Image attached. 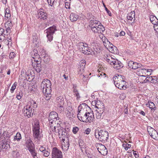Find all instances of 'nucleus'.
Masks as SVG:
<instances>
[{
  "label": "nucleus",
  "mask_w": 158,
  "mask_h": 158,
  "mask_svg": "<svg viewBox=\"0 0 158 158\" xmlns=\"http://www.w3.org/2000/svg\"><path fill=\"white\" fill-rule=\"evenodd\" d=\"M110 45H109L108 50H109V51L110 52H111V51H113L114 49V47H115V46H114L111 43H110Z\"/></svg>",
  "instance_id": "bf43d9fd"
},
{
  "label": "nucleus",
  "mask_w": 158,
  "mask_h": 158,
  "mask_svg": "<svg viewBox=\"0 0 158 158\" xmlns=\"http://www.w3.org/2000/svg\"><path fill=\"white\" fill-rule=\"evenodd\" d=\"M36 64V66L35 68V70L37 73L40 72L41 70V63H37V64Z\"/></svg>",
  "instance_id": "c9c22d12"
},
{
  "label": "nucleus",
  "mask_w": 158,
  "mask_h": 158,
  "mask_svg": "<svg viewBox=\"0 0 158 158\" xmlns=\"http://www.w3.org/2000/svg\"><path fill=\"white\" fill-rule=\"evenodd\" d=\"M87 51L88 53H87V55L91 54L92 55H94L96 54L95 53V52L93 51L89 47Z\"/></svg>",
  "instance_id": "37998d69"
},
{
  "label": "nucleus",
  "mask_w": 158,
  "mask_h": 158,
  "mask_svg": "<svg viewBox=\"0 0 158 158\" xmlns=\"http://www.w3.org/2000/svg\"><path fill=\"white\" fill-rule=\"evenodd\" d=\"M42 154L45 157H48L50 155V152L48 151V149H45L42 152Z\"/></svg>",
  "instance_id": "ea45409f"
},
{
  "label": "nucleus",
  "mask_w": 158,
  "mask_h": 158,
  "mask_svg": "<svg viewBox=\"0 0 158 158\" xmlns=\"http://www.w3.org/2000/svg\"><path fill=\"white\" fill-rule=\"evenodd\" d=\"M106 74L102 72L101 73L98 74L97 76L98 77H101V78H104L106 77Z\"/></svg>",
  "instance_id": "4d7b16f0"
},
{
  "label": "nucleus",
  "mask_w": 158,
  "mask_h": 158,
  "mask_svg": "<svg viewBox=\"0 0 158 158\" xmlns=\"http://www.w3.org/2000/svg\"><path fill=\"white\" fill-rule=\"evenodd\" d=\"M123 146L125 150H127L128 148H130L131 147V144H129L128 143L127 144H123Z\"/></svg>",
  "instance_id": "49530a36"
},
{
  "label": "nucleus",
  "mask_w": 158,
  "mask_h": 158,
  "mask_svg": "<svg viewBox=\"0 0 158 158\" xmlns=\"http://www.w3.org/2000/svg\"><path fill=\"white\" fill-rule=\"evenodd\" d=\"M102 39L104 45L105 44H106V43L108 44V43H109V44H110V42L108 40V39L104 36V37L102 36Z\"/></svg>",
  "instance_id": "de8ad7c7"
},
{
  "label": "nucleus",
  "mask_w": 158,
  "mask_h": 158,
  "mask_svg": "<svg viewBox=\"0 0 158 158\" xmlns=\"http://www.w3.org/2000/svg\"><path fill=\"white\" fill-rule=\"evenodd\" d=\"M92 104L95 106V108L98 109L97 110H104L105 107L104 104L99 100H95L93 101L92 102Z\"/></svg>",
  "instance_id": "f8f14e48"
},
{
  "label": "nucleus",
  "mask_w": 158,
  "mask_h": 158,
  "mask_svg": "<svg viewBox=\"0 0 158 158\" xmlns=\"http://www.w3.org/2000/svg\"><path fill=\"white\" fill-rule=\"evenodd\" d=\"M26 146L33 157L34 158L37 157V153L35 150V145L30 139H28L26 141Z\"/></svg>",
  "instance_id": "20e7f679"
},
{
  "label": "nucleus",
  "mask_w": 158,
  "mask_h": 158,
  "mask_svg": "<svg viewBox=\"0 0 158 158\" xmlns=\"http://www.w3.org/2000/svg\"><path fill=\"white\" fill-rule=\"evenodd\" d=\"M154 28L156 32L158 33V24L157 23L155 25H154Z\"/></svg>",
  "instance_id": "774afa93"
},
{
  "label": "nucleus",
  "mask_w": 158,
  "mask_h": 158,
  "mask_svg": "<svg viewBox=\"0 0 158 158\" xmlns=\"http://www.w3.org/2000/svg\"><path fill=\"white\" fill-rule=\"evenodd\" d=\"M10 140L5 139L0 142V148L2 149H6L10 148Z\"/></svg>",
  "instance_id": "ddd939ff"
},
{
  "label": "nucleus",
  "mask_w": 158,
  "mask_h": 158,
  "mask_svg": "<svg viewBox=\"0 0 158 158\" xmlns=\"http://www.w3.org/2000/svg\"><path fill=\"white\" fill-rule=\"evenodd\" d=\"M27 105L30 106L31 109H34L36 108L37 107V104L36 102L33 100L31 102H29Z\"/></svg>",
  "instance_id": "7c9ffc66"
},
{
  "label": "nucleus",
  "mask_w": 158,
  "mask_h": 158,
  "mask_svg": "<svg viewBox=\"0 0 158 158\" xmlns=\"http://www.w3.org/2000/svg\"><path fill=\"white\" fill-rule=\"evenodd\" d=\"M40 128L39 123L38 121H36L34 123L33 129Z\"/></svg>",
  "instance_id": "c03bdc74"
},
{
  "label": "nucleus",
  "mask_w": 158,
  "mask_h": 158,
  "mask_svg": "<svg viewBox=\"0 0 158 158\" xmlns=\"http://www.w3.org/2000/svg\"><path fill=\"white\" fill-rule=\"evenodd\" d=\"M57 106H65V102L64 99L61 96H60L56 98V99Z\"/></svg>",
  "instance_id": "6ab92c4d"
},
{
  "label": "nucleus",
  "mask_w": 158,
  "mask_h": 158,
  "mask_svg": "<svg viewBox=\"0 0 158 158\" xmlns=\"http://www.w3.org/2000/svg\"><path fill=\"white\" fill-rule=\"evenodd\" d=\"M66 141V143L64 144V149L65 150H66V151H67L69 148V144L68 140Z\"/></svg>",
  "instance_id": "603ef678"
},
{
  "label": "nucleus",
  "mask_w": 158,
  "mask_h": 158,
  "mask_svg": "<svg viewBox=\"0 0 158 158\" xmlns=\"http://www.w3.org/2000/svg\"><path fill=\"white\" fill-rule=\"evenodd\" d=\"M37 17L38 19L45 20L47 18V14L42 9H40L38 11Z\"/></svg>",
  "instance_id": "dca6fc26"
},
{
  "label": "nucleus",
  "mask_w": 158,
  "mask_h": 158,
  "mask_svg": "<svg viewBox=\"0 0 158 158\" xmlns=\"http://www.w3.org/2000/svg\"><path fill=\"white\" fill-rule=\"evenodd\" d=\"M52 158H62V152L56 147L52 148Z\"/></svg>",
  "instance_id": "6e6552de"
},
{
  "label": "nucleus",
  "mask_w": 158,
  "mask_h": 158,
  "mask_svg": "<svg viewBox=\"0 0 158 158\" xmlns=\"http://www.w3.org/2000/svg\"><path fill=\"white\" fill-rule=\"evenodd\" d=\"M150 19L151 22L154 25H155L156 24L158 23V19L156 17L153 15H151L150 16Z\"/></svg>",
  "instance_id": "2f4dec72"
},
{
  "label": "nucleus",
  "mask_w": 158,
  "mask_h": 158,
  "mask_svg": "<svg viewBox=\"0 0 158 158\" xmlns=\"http://www.w3.org/2000/svg\"><path fill=\"white\" fill-rule=\"evenodd\" d=\"M71 0H66L65 2V7L66 9L70 8Z\"/></svg>",
  "instance_id": "79ce46f5"
},
{
  "label": "nucleus",
  "mask_w": 158,
  "mask_h": 158,
  "mask_svg": "<svg viewBox=\"0 0 158 158\" xmlns=\"http://www.w3.org/2000/svg\"><path fill=\"white\" fill-rule=\"evenodd\" d=\"M111 64H112L111 65H113L114 68L117 69H121L123 66V64L120 61L114 58L111 62Z\"/></svg>",
  "instance_id": "4468645a"
},
{
  "label": "nucleus",
  "mask_w": 158,
  "mask_h": 158,
  "mask_svg": "<svg viewBox=\"0 0 158 158\" xmlns=\"http://www.w3.org/2000/svg\"><path fill=\"white\" fill-rule=\"evenodd\" d=\"M124 76L117 74L113 77V79L115 84V83L119 82H121V83L125 82L124 80Z\"/></svg>",
  "instance_id": "f3484780"
},
{
  "label": "nucleus",
  "mask_w": 158,
  "mask_h": 158,
  "mask_svg": "<svg viewBox=\"0 0 158 158\" xmlns=\"http://www.w3.org/2000/svg\"><path fill=\"white\" fill-rule=\"evenodd\" d=\"M31 55L32 58H38L40 57V55L38 53V52L36 50L34 49L33 52H31Z\"/></svg>",
  "instance_id": "f704fd0d"
},
{
  "label": "nucleus",
  "mask_w": 158,
  "mask_h": 158,
  "mask_svg": "<svg viewBox=\"0 0 158 158\" xmlns=\"http://www.w3.org/2000/svg\"><path fill=\"white\" fill-rule=\"evenodd\" d=\"M59 120L60 118L56 112L53 111L50 112L49 114L48 121L50 123V127L52 131H56V124L58 120Z\"/></svg>",
  "instance_id": "f03ea898"
},
{
  "label": "nucleus",
  "mask_w": 158,
  "mask_h": 158,
  "mask_svg": "<svg viewBox=\"0 0 158 158\" xmlns=\"http://www.w3.org/2000/svg\"><path fill=\"white\" fill-rule=\"evenodd\" d=\"M97 113L96 114V117L98 119L101 118L102 116L104 110H96Z\"/></svg>",
  "instance_id": "c85d7f7f"
},
{
  "label": "nucleus",
  "mask_w": 158,
  "mask_h": 158,
  "mask_svg": "<svg viewBox=\"0 0 158 158\" xmlns=\"http://www.w3.org/2000/svg\"><path fill=\"white\" fill-rule=\"evenodd\" d=\"M10 16L11 15L10 13H5V19L7 20L8 19L9 20V18L10 17Z\"/></svg>",
  "instance_id": "5fc2aeb1"
},
{
  "label": "nucleus",
  "mask_w": 158,
  "mask_h": 158,
  "mask_svg": "<svg viewBox=\"0 0 158 158\" xmlns=\"http://www.w3.org/2000/svg\"><path fill=\"white\" fill-rule=\"evenodd\" d=\"M96 146L99 152L102 155L105 156L107 154V150L104 145L101 143H97Z\"/></svg>",
  "instance_id": "1a4fd4ad"
},
{
  "label": "nucleus",
  "mask_w": 158,
  "mask_h": 158,
  "mask_svg": "<svg viewBox=\"0 0 158 158\" xmlns=\"http://www.w3.org/2000/svg\"><path fill=\"white\" fill-rule=\"evenodd\" d=\"M69 131V129L68 128L64 129L60 127L59 128H58L57 130H56L55 132L59 134V138L61 139V141L65 143L64 141L68 140Z\"/></svg>",
  "instance_id": "7ed1b4c3"
},
{
  "label": "nucleus",
  "mask_w": 158,
  "mask_h": 158,
  "mask_svg": "<svg viewBox=\"0 0 158 158\" xmlns=\"http://www.w3.org/2000/svg\"><path fill=\"white\" fill-rule=\"evenodd\" d=\"M11 154L15 158H16L19 156V153L17 150L12 151Z\"/></svg>",
  "instance_id": "e433bc0d"
},
{
  "label": "nucleus",
  "mask_w": 158,
  "mask_h": 158,
  "mask_svg": "<svg viewBox=\"0 0 158 158\" xmlns=\"http://www.w3.org/2000/svg\"><path fill=\"white\" fill-rule=\"evenodd\" d=\"M59 108V110L60 111H62L64 110V106H57Z\"/></svg>",
  "instance_id": "680f3d73"
},
{
  "label": "nucleus",
  "mask_w": 158,
  "mask_h": 158,
  "mask_svg": "<svg viewBox=\"0 0 158 158\" xmlns=\"http://www.w3.org/2000/svg\"><path fill=\"white\" fill-rule=\"evenodd\" d=\"M125 82L121 83V82H118L115 83V85L117 88L120 89H125L126 87L124 86Z\"/></svg>",
  "instance_id": "b1692460"
},
{
  "label": "nucleus",
  "mask_w": 158,
  "mask_h": 158,
  "mask_svg": "<svg viewBox=\"0 0 158 158\" xmlns=\"http://www.w3.org/2000/svg\"><path fill=\"white\" fill-rule=\"evenodd\" d=\"M78 144H79L80 148L81 149L82 151H83V150H82V148H83L85 146H84L85 144H84L83 141L82 140H79V141H78Z\"/></svg>",
  "instance_id": "a19ab883"
},
{
  "label": "nucleus",
  "mask_w": 158,
  "mask_h": 158,
  "mask_svg": "<svg viewBox=\"0 0 158 158\" xmlns=\"http://www.w3.org/2000/svg\"><path fill=\"white\" fill-rule=\"evenodd\" d=\"M33 44L35 46H37L39 44V41L38 36L35 34L32 36V39Z\"/></svg>",
  "instance_id": "393cba45"
},
{
  "label": "nucleus",
  "mask_w": 158,
  "mask_h": 158,
  "mask_svg": "<svg viewBox=\"0 0 158 158\" xmlns=\"http://www.w3.org/2000/svg\"><path fill=\"white\" fill-rule=\"evenodd\" d=\"M137 62H134L133 61L130 60L128 63V66L130 68L134 69H138L137 65Z\"/></svg>",
  "instance_id": "bb28decb"
},
{
  "label": "nucleus",
  "mask_w": 158,
  "mask_h": 158,
  "mask_svg": "<svg viewBox=\"0 0 158 158\" xmlns=\"http://www.w3.org/2000/svg\"><path fill=\"white\" fill-rule=\"evenodd\" d=\"M86 154L87 155V156L88 158H94L93 156L90 153L86 152Z\"/></svg>",
  "instance_id": "338daca9"
},
{
  "label": "nucleus",
  "mask_w": 158,
  "mask_h": 158,
  "mask_svg": "<svg viewBox=\"0 0 158 158\" xmlns=\"http://www.w3.org/2000/svg\"><path fill=\"white\" fill-rule=\"evenodd\" d=\"M103 6H104V7L105 8L106 10V11L107 13L108 14V15H109V16H111V12H110V11L109 10L107 9V8L106 7V5H105V4L104 3H103Z\"/></svg>",
  "instance_id": "052dcab7"
},
{
  "label": "nucleus",
  "mask_w": 158,
  "mask_h": 158,
  "mask_svg": "<svg viewBox=\"0 0 158 158\" xmlns=\"http://www.w3.org/2000/svg\"><path fill=\"white\" fill-rule=\"evenodd\" d=\"M56 0H47L48 4L52 6L55 3Z\"/></svg>",
  "instance_id": "6e6d98bb"
},
{
  "label": "nucleus",
  "mask_w": 158,
  "mask_h": 158,
  "mask_svg": "<svg viewBox=\"0 0 158 158\" xmlns=\"http://www.w3.org/2000/svg\"><path fill=\"white\" fill-rule=\"evenodd\" d=\"M22 137L20 133L18 132L17 133L16 135L14 136V140H17L18 141H19L21 139Z\"/></svg>",
  "instance_id": "4c0bfd02"
},
{
  "label": "nucleus",
  "mask_w": 158,
  "mask_h": 158,
  "mask_svg": "<svg viewBox=\"0 0 158 158\" xmlns=\"http://www.w3.org/2000/svg\"><path fill=\"white\" fill-rule=\"evenodd\" d=\"M90 131V129L89 128H88L84 131V132L85 134L88 135L89 134Z\"/></svg>",
  "instance_id": "69168bd1"
},
{
  "label": "nucleus",
  "mask_w": 158,
  "mask_h": 158,
  "mask_svg": "<svg viewBox=\"0 0 158 158\" xmlns=\"http://www.w3.org/2000/svg\"><path fill=\"white\" fill-rule=\"evenodd\" d=\"M94 118L93 113H89L88 112L87 116L86 117V121L85 123H90L93 122Z\"/></svg>",
  "instance_id": "4be33fe9"
},
{
  "label": "nucleus",
  "mask_w": 158,
  "mask_h": 158,
  "mask_svg": "<svg viewBox=\"0 0 158 158\" xmlns=\"http://www.w3.org/2000/svg\"><path fill=\"white\" fill-rule=\"evenodd\" d=\"M127 18L128 20H130L131 22H132L133 21H134L135 19V18L134 19H133V18H134L132 17V16L128 15Z\"/></svg>",
  "instance_id": "0e129e2a"
},
{
  "label": "nucleus",
  "mask_w": 158,
  "mask_h": 158,
  "mask_svg": "<svg viewBox=\"0 0 158 158\" xmlns=\"http://www.w3.org/2000/svg\"><path fill=\"white\" fill-rule=\"evenodd\" d=\"M66 113L67 116L69 117H71L73 115V112L72 110H68Z\"/></svg>",
  "instance_id": "3c124183"
},
{
  "label": "nucleus",
  "mask_w": 158,
  "mask_h": 158,
  "mask_svg": "<svg viewBox=\"0 0 158 158\" xmlns=\"http://www.w3.org/2000/svg\"><path fill=\"white\" fill-rule=\"evenodd\" d=\"M95 135L96 138L98 137L99 141L102 142L107 141L108 139L109 134L107 131L104 130H101L97 132L95 131Z\"/></svg>",
  "instance_id": "39448f33"
},
{
  "label": "nucleus",
  "mask_w": 158,
  "mask_h": 158,
  "mask_svg": "<svg viewBox=\"0 0 158 158\" xmlns=\"http://www.w3.org/2000/svg\"><path fill=\"white\" fill-rule=\"evenodd\" d=\"M33 137L35 139L40 140L42 136L40 133V128H37L36 129H33Z\"/></svg>",
  "instance_id": "a211bd4d"
},
{
  "label": "nucleus",
  "mask_w": 158,
  "mask_h": 158,
  "mask_svg": "<svg viewBox=\"0 0 158 158\" xmlns=\"http://www.w3.org/2000/svg\"><path fill=\"white\" fill-rule=\"evenodd\" d=\"M114 49L113 51H111V52L114 54H117L118 52V50L116 47H113Z\"/></svg>",
  "instance_id": "13d9d810"
},
{
  "label": "nucleus",
  "mask_w": 158,
  "mask_h": 158,
  "mask_svg": "<svg viewBox=\"0 0 158 158\" xmlns=\"http://www.w3.org/2000/svg\"><path fill=\"white\" fill-rule=\"evenodd\" d=\"M104 58L108 62L109 64L111 65L112 64L111 62H112V61L114 58H113L111 57L110 55L105 54L104 56Z\"/></svg>",
  "instance_id": "cd10ccee"
},
{
  "label": "nucleus",
  "mask_w": 158,
  "mask_h": 158,
  "mask_svg": "<svg viewBox=\"0 0 158 158\" xmlns=\"http://www.w3.org/2000/svg\"><path fill=\"white\" fill-rule=\"evenodd\" d=\"M84 66L83 65H82V66L80 65V67H79L78 69V74L79 75V76H80V77L81 76H83V81H85V76L84 75H82V73L84 72Z\"/></svg>",
  "instance_id": "a878e982"
},
{
  "label": "nucleus",
  "mask_w": 158,
  "mask_h": 158,
  "mask_svg": "<svg viewBox=\"0 0 158 158\" xmlns=\"http://www.w3.org/2000/svg\"><path fill=\"white\" fill-rule=\"evenodd\" d=\"M17 85V83L15 82L12 86L10 89V91L11 93L14 92V91L16 88V86Z\"/></svg>",
  "instance_id": "a18cd8bd"
},
{
  "label": "nucleus",
  "mask_w": 158,
  "mask_h": 158,
  "mask_svg": "<svg viewBox=\"0 0 158 158\" xmlns=\"http://www.w3.org/2000/svg\"><path fill=\"white\" fill-rule=\"evenodd\" d=\"M89 27L91 29L94 33H98L102 34L105 30L104 27L103 26H99V27H98V28L95 27Z\"/></svg>",
  "instance_id": "2eb2a0df"
},
{
  "label": "nucleus",
  "mask_w": 158,
  "mask_h": 158,
  "mask_svg": "<svg viewBox=\"0 0 158 158\" xmlns=\"http://www.w3.org/2000/svg\"><path fill=\"white\" fill-rule=\"evenodd\" d=\"M85 44L86 43L80 42L78 43L77 44V46L78 49L81 52L84 49V47H85Z\"/></svg>",
  "instance_id": "473e14b6"
},
{
  "label": "nucleus",
  "mask_w": 158,
  "mask_h": 158,
  "mask_svg": "<svg viewBox=\"0 0 158 158\" xmlns=\"http://www.w3.org/2000/svg\"><path fill=\"white\" fill-rule=\"evenodd\" d=\"M77 117L81 121L85 122L86 121V117L87 116L88 112L82 111L81 110L78 111Z\"/></svg>",
  "instance_id": "9d476101"
},
{
  "label": "nucleus",
  "mask_w": 158,
  "mask_h": 158,
  "mask_svg": "<svg viewBox=\"0 0 158 158\" xmlns=\"http://www.w3.org/2000/svg\"><path fill=\"white\" fill-rule=\"evenodd\" d=\"M6 28L5 31L6 32V34H8L9 33V31H10V27H9L8 26L5 27Z\"/></svg>",
  "instance_id": "e2e57ef3"
},
{
  "label": "nucleus",
  "mask_w": 158,
  "mask_h": 158,
  "mask_svg": "<svg viewBox=\"0 0 158 158\" xmlns=\"http://www.w3.org/2000/svg\"><path fill=\"white\" fill-rule=\"evenodd\" d=\"M103 26L101 22L96 20H91L90 21L89 26L95 27H99V26Z\"/></svg>",
  "instance_id": "aec40b11"
},
{
  "label": "nucleus",
  "mask_w": 158,
  "mask_h": 158,
  "mask_svg": "<svg viewBox=\"0 0 158 158\" xmlns=\"http://www.w3.org/2000/svg\"><path fill=\"white\" fill-rule=\"evenodd\" d=\"M147 107H148L152 111L154 112L156 109V107L154 103L151 101H149L146 104Z\"/></svg>",
  "instance_id": "412c9836"
},
{
  "label": "nucleus",
  "mask_w": 158,
  "mask_h": 158,
  "mask_svg": "<svg viewBox=\"0 0 158 158\" xmlns=\"http://www.w3.org/2000/svg\"><path fill=\"white\" fill-rule=\"evenodd\" d=\"M78 17V15L74 13H71L70 15V19L72 22L77 21Z\"/></svg>",
  "instance_id": "c756f323"
},
{
  "label": "nucleus",
  "mask_w": 158,
  "mask_h": 158,
  "mask_svg": "<svg viewBox=\"0 0 158 158\" xmlns=\"http://www.w3.org/2000/svg\"><path fill=\"white\" fill-rule=\"evenodd\" d=\"M51 82L48 79H44L40 85L41 88L43 91V92L46 96V99L48 100L51 97Z\"/></svg>",
  "instance_id": "f257e3e1"
},
{
  "label": "nucleus",
  "mask_w": 158,
  "mask_h": 158,
  "mask_svg": "<svg viewBox=\"0 0 158 158\" xmlns=\"http://www.w3.org/2000/svg\"><path fill=\"white\" fill-rule=\"evenodd\" d=\"M147 131L150 136L154 139H158V133L154 128L150 126L148 127Z\"/></svg>",
  "instance_id": "9b49d317"
},
{
  "label": "nucleus",
  "mask_w": 158,
  "mask_h": 158,
  "mask_svg": "<svg viewBox=\"0 0 158 158\" xmlns=\"http://www.w3.org/2000/svg\"><path fill=\"white\" fill-rule=\"evenodd\" d=\"M57 30L56 27L55 25H53L45 31V33H46L48 41L51 42L52 40L54 35Z\"/></svg>",
  "instance_id": "423d86ee"
},
{
  "label": "nucleus",
  "mask_w": 158,
  "mask_h": 158,
  "mask_svg": "<svg viewBox=\"0 0 158 158\" xmlns=\"http://www.w3.org/2000/svg\"><path fill=\"white\" fill-rule=\"evenodd\" d=\"M42 58H43V61L46 64L48 63L50 60V58L48 56V55L47 54H45L44 55H42Z\"/></svg>",
  "instance_id": "72a5a7b5"
},
{
  "label": "nucleus",
  "mask_w": 158,
  "mask_h": 158,
  "mask_svg": "<svg viewBox=\"0 0 158 158\" xmlns=\"http://www.w3.org/2000/svg\"><path fill=\"white\" fill-rule=\"evenodd\" d=\"M85 47H84V49L82 51H81V52L84 54H87V53H88L87 50L88 49L89 47L87 44H85Z\"/></svg>",
  "instance_id": "58836bf2"
},
{
  "label": "nucleus",
  "mask_w": 158,
  "mask_h": 158,
  "mask_svg": "<svg viewBox=\"0 0 158 158\" xmlns=\"http://www.w3.org/2000/svg\"><path fill=\"white\" fill-rule=\"evenodd\" d=\"M89 107L85 103H82L78 107V111H79L81 110L82 111H86L87 108Z\"/></svg>",
  "instance_id": "5701e85b"
},
{
  "label": "nucleus",
  "mask_w": 158,
  "mask_h": 158,
  "mask_svg": "<svg viewBox=\"0 0 158 158\" xmlns=\"http://www.w3.org/2000/svg\"><path fill=\"white\" fill-rule=\"evenodd\" d=\"M34 109H31V106L26 105L24 107L23 109V113L25 116H27L28 118L31 117L34 113Z\"/></svg>",
  "instance_id": "0eeeda50"
},
{
  "label": "nucleus",
  "mask_w": 158,
  "mask_h": 158,
  "mask_svg": "<svg viewBox=\"0 0 158 158\" xmlns=\"http://www.w3.org/2000/svg\"><path fill=\"white\" fill-rule=\"evenodd\" d=\"M8 26L9 27H11L12 26V23L11 21L9 20V19L7 20L5 24V27Z\"/></svg>",
  "instance_id": "09e8293b"
},
{
  "label": "nucleus",
  "mask_w": 158,
  "mask_h": 158,
  "mask_svg": "<svg viewBox=\"0 0 158 158\" xmlns=\"http://www.w3.org/2000/svg\"><path fill=\"white\" fill-rule=\"evenodd\" d=\"M79 130V128L77 127H75L73 128L72 131L73 134H76Z\"/></svg>",
  "instance_id": "864d4df0"
},
{
  "label": "nucleus",
  "mask_w": 158,
  "mask_h": 158,
  "mask_svg": "<svg viewBox=\"0 0 158 158\" xmlns=\"http://www.w3.org/2000/svg\"><path fill=\"white\" fill-rule=\"evenodd\" d=\"M32 61H34L35 62V64H37V63H41V61H40L41 59H40V57L38 58H32V59H31Z\"/></svg>",
  "instance_id": "8fccbe9b"
}]
</instances>
